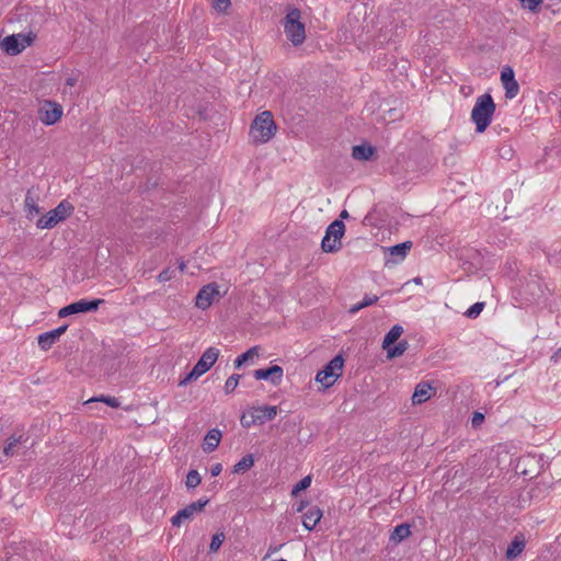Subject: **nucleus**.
<instances>
[{
  "mask_svg": "<svg viewBox=\"0 0 561 561\" xmlns=\"http://www.w3.org/2000/svg\"><path fill=\"white\" fill-rule=\"evenodd\" d=\"M411 248H412V242L404 241L402 243H398L396 245L390 247L388 250L392 256H398L399 260L401 261L407 256V254L411 250Z\"/></svg>",
  "mask_w": 561,
  "mask_h": 561,
  "instance_id": "25",
  "label": "nucleus"
},
{
  "mask_svg": "<svg viewBox=\"0 0 561 561\" xmlns=\"http://www.w3.org/2000/svg\"><path fill=\"white\" fill-rule=\"evenodd\" d=\"M254 466V457L252 454H248L242 457L232 468V473L239 474L244 473Z\"/></svg>",
  "mask_w": 561,
  "mask_h": 561,
  "instance_id": "23",
  "label": "nucleus"
},
{
  "mask_svg": "<svg viewBox=\"0 0 561 561\" xmlns=\"http://www.w3.org/2000/svg\"><path fill=\"white\" fill-rule=\"evenodd\" d=\"M185 268H186V263H185L184 261H180V262H179V270H180L181 272H184V271H185Z\"/></svg>",
  "mask_w": 561,
  "mask_h": 561,
  "instance_id": "50",
  "label": "nucleus"
},
{
  "mask_svg": "<svg viewBox=\"0 0 561 561\" xmlns=\"http://www.w3.org/2000/svg\"><path fill=\"white\" fill-rule=\"evenodd\" d=\"M301 12L297 8L288 10L284 21V32L294 46L301 45L306 39L305 24L300 21Z\"/></svg>",
  "mask_w": 561,
  "mask_h": 561,
  "instance_id": "3",
  "label": "nucleus"
},
{
  "mask_svg": "<svg viewBox=\"0 0 561 561\" xmlns=\"http://www.w3.org/2000/svg\"><path fill=\"white\" fill-rule=\"evenodd\" d=\"M220 439H221V432L219 430H217V428L209 430L204 438L203 450L205 453L214 451L218 447Z\"/></svg>",
  "mask_w": 561,
  "mask_h": 561,
  "instance_id": "20",
  "label": "nucleus"
},
{
  "mask_svg": "<svg viewBox=\"0 0 561 561\" xmlns=\"http://www.w3.org/2000/svg\"><path fill=\"white\" fill-rule=\"evenodd\" d=\"M378 299H379V298H378V296H375V295H373V296L366 295V296L364 297V299H363L360 302L353 305V306L350 308L348 312H350L351 314H355L356 312H358V311H359V310H362L363 308H365V307H369V306H371V305L376 304V302L378 301Z\"/></svg>",
  "mask_w": 561,
  "mask_h": 561,
  "instance_id": "28",
  "label": "nucleus"
},
{
  "mask_svg": "<svg viewBox=\"0 0 561 561\" xmlns=\"http://www.w3.org/2000/svg\"><path fill=\"white\" fill-rule=\"evenodd\" d=\"M433 387L428 382H420L414 390L412 396L413 404H421L427 401L431 398V391H433Z\"/></svg>",
  "mask_w": 561,
  "mask_h": 561,
  "instance_id": "19",
  "label": "nucleus"
},
{
  "mask_svg": "<svg viewBox=\"0 0 561 561\" xmlns=\"http://www.w3.org/2000/svg\"><path fill=\"white\" fill-rule=\"evenodd\" d=\"M67 329L68 324H64L57 329L39 334L37 337L39 348L43 351H48L67 331Z\"/></svg>",
  "mask_w": 561,
  "mask_h": 561,
  "instance_id": "14",
  "label": "nucleus"
},
{
  "mask_svg": "<svg viewBox=\"0 0 561 561\" xmlns=\"http://www.w3.org/2000/svg\"><path fill=\"white\" fill-rule=\"evenodd\" d=\"M484 308V302L473 304L466 312L465 316L470 319H476Z\"/></svg>",
  "mask_w": 561,
  "mask_h": 561,
  "instance_id": "36",
  "label": "nucleus"
},
{
  "mask_svg": "<svg viewBox=\"0 0 561 561\" xmlns=\"http://www.w3.org/2000/svg\"><path fill=\"white\" fill-rule=\"evenodd\" d=\"M27 438H24L23 435H20L18 437L12 436L9 438L7 446L3 449V453L5 456H13L15 454V448L22 444L25 443Z\"/></svg>",
  "mask_w": 561,
  "mask_h": 561,
  "instance_id": "29",
  "label": "nucleus"
},
{
  "mask_svg": "<svg viewBox=\"0 0 561 561\" xmlns=\"http://www.w3.org/2000/svg\"><path fill=\"white\" fill-rule=\"evenodd\" d=\"M175 276V270H172L171 267H167L163 271L160 272L158 275V280L160 283L169 282Z\"/></svg>",
  "mask_w": 561,
  "mask_h": 561,
  "instance_id": "37",
  "label": "nucleus"
},
{
  "mask_svg": "<svg viewBox=\"0 0 561 561\" xmlns=\"http://www.w3.org/2000/svg\"><path fill=\"white\" fill-rule=\"evenodd\" d=\"M348 217H350L348 211H347V210H345V209H343V210L341 211V214H340V218H341L340 220H342V219H346V218H348Z\"/></svg>",
  "mask_w": 561,
  "mask_h": 561,
  "instance_id": "49",
  "label": "nucleus"
},
{
  "mask_svg": "<svg viewBox=\"0 0 561 561\" xmlns=\"http://www.w3.org/2000/svg\"><path fill=\"white\" fill-rule=\"evenodd\" d=\"M73 209V206L69 202L62 201L54 209L42 216L36 221V227L38 229H51L60 221L67 219L72 214Z\"/></svg>",
  "mask_w": 561,
  "mask_h": 561,
  "instance_id": "6",
  "label": "nucleus"
},
{
  "mask_svg": "<svg viewBox=\"0 0 561 561\" xmlns=\"http://www.w3.org/2000/svg\"><path fill=\"white\" fill-rule=\"evenodd\" d=\"M224 540H225V534L224 533H216L211 537V541H210V545H209V552L210 553L217 552L219 550V548L221 547Z\"/></svg>",
  "mask_w": 561,
  "mask_h": 561,
  "instance_id": "34",
  "label": "nucleus"
},
{
  "mask_svg": "<svg viewBox=\"0 0 561 561\" xmlns=\"http://www.w3.org/2000/svg\"><path fill=\"white\" fill-rule=\"evenodd\" d=\"M242 376L239 375V374H233L231 375L227 380H226V383H225V392L226 394H230L232 393L236 388L238 387L239 385V380Z\"/></svg>",
  "mask_w": 561,
  "mask_h": 561,
  "instance_id": "32",
  "label": "nucleus"
},
{
  "mask_svg": "<svg viewBox=\"0 0 561 561\" xmlns=\"http://www.w3.org/2000/svg\"><path fill=\"white\" fill-rule=\"evenodd\" d=\"M411 535V529L409 524H400L394 527L390 540L394 543H399L407 539Z\"/></svg>",
  "mask_w": 561,
  "mask_h": 561,
  "instance_id": "22",
  "label": "nucleus"
},
{
  "mask_svg": "<svg viewBox=\"0 0 561 561\" xmlns=\"http://www.w3.org/2000/svg\"><path fill=\"white\" fill-rule=\"evenodd\" d=\"M550 359L556 364L561 362V346L551 355Z\"/></svg>",
  "mask_w": 561,
  "mask_h": 561,
  "instance_id": "42",
  "label": "nucleus"
},
{
  "mask_svg": "<svg viewBox=\"0 0 561 561\" xmlns=\"http://www.w3.org/2000/svg\"><path fill=\"white\" fill-rule=\"evenodd\" d=\"M253 376L257 380H268L272 385L278 386L282 382L284 370L278 365H272L267 368L254 370Z\"/></svg>",
  "mask_w": 561,
  "mask_h": 561,
  "instance_id": "13",
  "label": "nucleus"
},
{
  "mask_svg": "<svg viewBox=\"0 0 561 561\" xmlns=\"http://www.w3.org/2000/svg\"><path fill=\"white\" fill-rule=\"evenodd\" d=\"M21 43L25 44V47L30 46L31 43H32V38L30 36H26V35H22L21 34Z\"/></svg>",
  "mask_w": 561,
  "mask_h": 561,
  "instance_id": "44",
  "label": "nucleus"
},
{
  "mask_svg": "<svg viewBox=\"0 0 561 561\" xmlns=\"http://www.w3.org/2000/svg\"><path fill=\"white\" fill-rule=\"evenodd\" d=\"M277 414V407L274 405H263L253 409V413L251 415V423H260L263 424L267 421H272Z\"/></svg>",
  "mask_w": 561,
  "mask_h": 561,
  "instance_id": "16",
  "label": "nucleus"
},
{
  "mask_svg": "<svg viewBox=\"0 0 561 561\" xmlns=\"http://www.w3.org/2000/svg\"><path fill=\"white\" fill-rule=\"evenodd\" d=\"M510 156H512V149L511 148L505 149V151L503 153H501L502 158H508Z\"/></svg>",
  "mask_w": 561,
  "mask_h": 561,
  "instance_id": "48",
  "label": "nucleus"
},
{
  "mask_svg": "<svg viewBox=\"0 0 561 561\" xmlns=\"http://www.w3.org/2000/svg\"><path fill=\"white\" fill-rule=\"evenodd\" d=\"M376 149L370 145H357L353 147L352 157L356 160L367 161L375 153Z\"/></svg>",
  "mask_w": 561,
  "mask_h": 561,
  "instance_id": "21",
  "label": "nucleus"
},
{
  "mask_svg": "<svg viewBox=\"0 0 561 561\" xmlns=\"http://www.w3.org/2000/svg\"><path fill=\"white\" fill-rule=\"evenodd\" d=\"M403 328L399 324L393 325L385 335L382 341V348H388L401 336Z\"/></svg>",
  "mask_w": 561,
  "mask_h": 561,
  "instance_id": "24",
  "label": "nucleus"
},
{
  "mask_svg": "<svg viewBox=\"0 0 561 561\" xmlns=\"http://www.w3.org/2000/svg\"><path fill=\"white\" fill-rule=\"evenodd\" d=\"M231 2L230 0H215L214 7L218 11H226L230 7Z\"/></svg>",
  "mask_w": 561,
  "mask_h": 561,
  "instance_id": "40",
  "label": "nucleus"
},
{
  "mask_svg": "<svg viewBox=\"0 0 561 561\" xmlns=\"http://www.w3.org/2000/svg\"><path fill=\"white\" fill-rule=\"evenodd\" d=\"M259 355V346H253L249 348L247 352L239 355L234 362L233 366L236 369H239L243 364H245L248 360L252 359L254 356Z\"/></svg>",
  "mask_w": 561,
  "mask_h": 561,
  "instance_id": "26",
  "label": "nucleus"
},
{
  "mask_svg": "<svg viewBox=\"0 0 561 561\" xmlns=\"http://www.w3.org/2000/svg\"><path fill=\"white\" fill-rule=\"evenodd\" d=\"M484 421V414L481 412H473L472 419H471V425L472 427L477 428L479 427Z\"/></svg>",
  "mask_w": 561,
  "mask_h": 561,
  "instance_id": "39",
  "label": "nucleus"
},
{
  "mask_svg": "<svg viewBox=\"0 0 561 561\" xmlns=\"http://www.w3.org/2000/svg\"><path fill=\"white\" fill-rule=\"evenodd\" d=\"M24 204H25V208H26L28 218H32L33 216L39 214V207L37 206L34 197L32 196L31 191H28L26 193Z\"/></svg>",
  "mask_w": 561,
  "mask_h": 561,
  "instance_id": "30",
  "label": "nucleus"
},
{
  "mask_svg": "<svg viewBox=\"0 0 561 561\" xmlns=\"http://www.w3.org/2000/svg\"><path fill=\"white\" fill-rule=\"evenodd\" d=\"M93 401L104 402L111 408H118L121 405L117 398L110 397V396H101L100 398H93V399H90L87 403L93 402Z\"/></svg>",
  "mask_w": 561,
  "mask_h": 561,
  "instance_id": "35",
  "label": "nucleus"
},
{
  "mask_svg": "<svg viewBox=\"0 0 561 561\" xmlns=\"http://www.w3.org/2000/svg\"><path fill=\"white\" fill-rule=\"evenodd\" d=\"M522 5L525 9H528L531 12H536L539 5L542 3V0H519Z\"/></svg>",
  "mask_w": 561,
  "mask_h": 561,
  "instance_id": "38",
  "label": "nucleus"
},
{
  "mask_svg": "<svg viewBox=\"0 0 561 561\" xmlns=\"http://www.w3.org/2000/svg\"><path fill=\"white\" fill-rule=\"evenodd\" d=\"M104 304L103 299H80L78 301H75L70 305H67L59 309L58 317L59 318H66L72 314L78 313H88V312H94L99 309V307Z\"/></svg>",
  "mask_w": 561,
  "mask_h": 561,
  "instance_id": "8",
  "label": "nucleus"
},
{
  "mask_svg": "<svg viewBox=\"0 0 561 561\" xmlns=\"http://www.w3.org/2000/svg\"><path fill=\"white\" fill-rule=\"evenodd\" d=\"M345 232V225L342 220L335 219L332 221L327 230L321 242V248L325 253H335L341 250V239Z\"/></svg>",
  "mask_w": 561,
  "mask_h": 561,
  "instance_id": "5",
  "label": "nucleus"
},
{
  "mask_svg": "<svg viewBox=\"0 0 561 561\" xmlns=\"http://www.w3.org/2000/svg\"><path fill=\"white\" fill-rule=\"evenodd\" d=\"M202 478L197 470H190L186 476L185 485L187 489H195L201 484Z\"/></svg>",
  "mask_w": 561,
  "mask_h": 561,
  "instance_id": "31",
  "label": "nucleus"
},
{
  "mask_svg": "<svg viewBox=\"0 0 561 561\" xmlns=\"http://www.w3.org/2000/svg\"><path fill=\"white\" fill-rule=\"evenodd\" d=\"M501 82L505 90L506 99H514L519 92V84L515 79L514 71L511 67L503 68L501 72Z\"/></svg>",
  "mask_w": 561,
  "mask_h": 561,
  "instance_id": "12",
  "label": "nucleus"
},
{
  "mask_svg": "<svg viewBox=\"0 0 561 561\" xmlns=\"http://www.w3.org/2000/svg\"><path fill=\"white\" fill-rule=\"evenodd\" d=\"M553 255H550L556 263H561V249L559 251H554Z\"/></svg>",
  "mask_w": 561,
  "mask_h": 561,
  "instance_id": "45",
  "label": "nucleus"
},
{
  "mask_svg": "<svg viewBox=\"0 0 561 561\" xmlns=\"http://www.w3.org/2000/svg\"><path fill=\"white\" fill-rule=\"evenodd\" d=\"M277 126L270 111H264L256 115L250 127V136L255 144H265L271 140Z\"/></svg>",
  "mask_w": 561,
  "mask_h": 561,
  "instance_id": "2",
  "label": "nucleus"
},
{
  "mask_svg": "<svg viewBox=\"0 0 561 561\" xmlns=\"http://www.w3.org/2000/svg\"><path fill=\"white\" fill-rule=\"evenodd\" d=\"M496 105L489 93L477 98L471 111V121L476 125V131L481 134L486 130L492 122Z\"/></svg>",
  "mask_w": 561,
  "mask_h": 561,
  "instance_id": "1",
  "label": "nucleus"
},
{
  "mask_svg": "<svg viewBox=\"0 0 561 561\" xmlns=\"http://www.w3.org/2000/svg\"><path fill=\"white\" fill-rule=\"evenodd\" d=\"M208 502L209 500L207 497H204L186 505L171 518V524L176 527L181 526L183 522L192 519L196 513L202 512L208 504Z\"/></svg>",
  "mask_w": 561,
  "mask_h": 561,
  "instance_id": "10",
  "label": "nucleus"
},
{
  "mask_svg": "<svg viewBox=\"0 0 561 561\" xmlns=\"http://www.w3.org/2000/svg\"><path fill=\"white\" fill-rule=\"evenodd\" d=\"M219 356V350L216 347H208L201 356V358L197 360V363L194 365L192 370L180 380L179 386L184 387L188 382H191L194 379H197L205 373H207L214 364L217 362Z\"/></svg>",
  "mask_w": 561,
  "mask_h": 561,
  "instance_id": "4",
  "label": "nucleus"
},
{
  "mask_svg": "<svg viewBox=\"0 0 561 561\" xmlns=\"http://www.w3.org/2000/svg\"><path fill=\"white\" fill-rule=\"evenodd\" d=\"M241 424H242V426H243V427H247V428H248V427H250L251 425H253L254 423H251V420H247V419H245V415H243V416L241 417Z\"/></svg>",
  "mask_w": 561,
  "mask_h": 561,
  "instance_id": "46",
  "label": "nucleus"
},
{
  "mask_svg": "<svg viewBox=\"0 0 561 561\" xmlns=\"http://www.w3.org/2000/svg\"><path fill=\"white\" fill-rule=\"evenodd\" d=\"M322 517V511L318 506L310 507L302 516V525L307 530H312Z\"/></svg>",
  "mask_w": 561,
  "mask_h": 561,
  "instance_id": "18",
  "label": "nucleus"
},
{
  "mask_svg": "<svg viewBox=\"0 0 561 561\" xmlns=\"http://www.w3.org/2000/svg\"><path fill=\"white\" fill-rule=\"evenodd\" d=\"M62 116V106L55 102L46 100L38 108V118L46 126L56 124Z\"/></svg>",
  "mask_w": 561,
  "mask_h": 561,
  "instance_id": "9",
  "label": "nucleus"
},
{
  "mask_svg": "<svg viewBox=\"0 0 561 561\" xmlns=\"http://www.w3.org/2000/svg\"><path fill=\"white\" fill-rule=\"evenodd\" d=\"M409 343L405 340L398 342L392 347L385 348L387 351L388 358H396L401 356L408 350Z\"/></svg>",
  "mask_w": 561,
  "mask_h": 561,
  "instance_id": "27",
  "label": "nucleus"
},
{
  "mask_svg": "<svg viewBox=\"0 0 561 561\" xmlns=\"http://www.w3.org/2000/svg\"><path fill=\"white\" fill-rule=\"evenodd\" d=\"M343 364V357L341 355H336L317 373L316 381L321 383L323 389L332 387L342 374Z\"/></svg>",
  "mask_w": 561,
  "mask_h": 561,
  "instance_id": "7",
  "label": "nucleus"
},
{
  "mask_svg": "<svg viewBox=\"0 0 561 561\" xmlns=\"http://www.w3.org/2000/svg\"><path fill=\"white\" fill-rule=\"evenodd\" d=\"M309 502L308 501H300L298 504H297V507H296V511L298 513L302 512L307 506H308Z\"/></svg>",
  "mask_w": 561,
  "mask_h": 561,
  "instance_id": "43",
  "label": "nucleus"
},
{
  "mask_svg": "<svg viewBox=\"0 0 561 561\" xmlns=\"http://www.w3.org/2000/svg\"><path fill=\"white\" fill-rule=\"evenodd\" d=\"M219 296V285L217 283H209L198 290L195 298V305L197 308L206 310Z\"/></svg>",
  "mask_w": 561,
  "mask_h": 561,
  "instance_id": "11",
  "label": "nucleus"
},
{
  "mask_svg": "<svg viewBox=\"0 0 561 561\" xmlns=\"http://www.w3.org/2000/svg\"><path fill=\"white\" fill-rule=\"evenodd\" d=\"M76 83H77V79L76 78H68L67 81H66V84L69 85V87H73Z\"/></svg>",
  "mask_w": 561,
  "mask_h": 561,
  "instance_id": "47",
  "label": "nucleus"
},
{
  "mask_svg": "<svg viewBox=\"0 0 561 561\" xmlns=\"http://www.w3.org/2000/svg\"><path fill=\"white\" fill-rule=\"evenodd\" d=\"M311 484V476L304 477L291 490V495L297 496L300 491L308 489Z\"/></svg>",
  "mask_w": 561,
  "mask_h": 561,
  "instance_id": "33",
  "label": "nucleus"
},
{
  "mask_svg": "<svg viewBox=\"0 0 561 561\" xmlns=\"http://www.w3.org/2000/svg\"><path fill=\"white\" fill-rule=\"evenodd\" d=\"M20 37L21 34L4 37L0 44L2 50L11 56L20 54L25 48V44L21 43Z\"/></svg>",
  "mask_w": 561,
  "mask_h": 561,
  "instance_id": "17",
  "label": "nucleus"
},
{
  "mask_svg": "<svg viewBox=\"0 0 561 561\" xmlns=\"http://www.w3.org/2000/svg\"><path fill=\"white\" fill-rule=\"evenodd\" d=\"M525 547H526L525 535L523 533H517L513 537L511 543L508 545V547L506 549L505 558L510 561L515 560L523 553V551L525 550Z\"/></svg>",
  "mask_w": 561,
  "mask_h": 561,
  "instance_id": "15",
  "label": "nucleus"
},
{
  "mask_svg": "<svg viewBox=\"0 0 561 561\" xmlns=\"http://www.w3.org/2000/svg\"><path fill=\"white\" fill-rule=\"evenodd\" d=\"M222 471V466L221 463L217 462V463H214L210 468V474L213 477H217L220 474V472Z\"/></svg>",
  "mask_w": 561,
  "mask_h": 561,
  "instance_id": "41",
  "label": "nucleus"
}]
</instances>
